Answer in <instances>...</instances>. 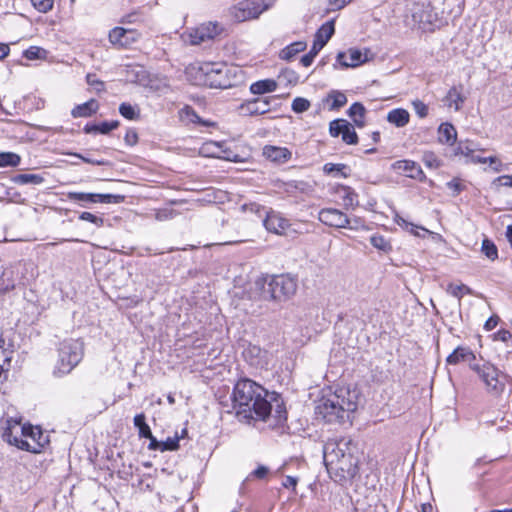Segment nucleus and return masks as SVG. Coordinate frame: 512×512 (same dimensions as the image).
Segmentation results:
<instances>
[{
  "label": "nucleus",
  "mask_w": 512,
  "mask_h": 512,
  "mask_svg": "<svg viewBox=\"0 0 512 512\" xmlns=\"http://www.w3.org/2000/svg\"><path fill=\"white\" fill-rule=\"evenodd\" d=\"M233 407L240 421H265L275 411L277 421L286 419V410L281 396L269 392L255 381L242 378L238 380L232 392Z\"/></svg>",
  "instance_id": "f257e3e1"
},
{
  "label": "nucleus",
  "mask_w": 512,
  "mask_h": 512,
  "mask_svg": "<svg viewBox=\"0 0 512 512\" xmlns=\"http://www.w3.org/2000/svg\"><path fill=\"white\" fill-rule=\"evenodd\" d=\"M323 460L331 479L341 485L353 479L358 472L357 446L351 438L326 442Z\"/></svg>",
  "instance_id": "f03ea898"
},
{
  "label": "nucleus",
  "mask_w": 512,
  "mask_h": 512,
  "mask_svg": "<svg viewBox=\"0 0 512 512\" xmlns=\"http://www.w3.org/2000/svg\"><path fill=\"white\" fill-rule=\"evenodd\" d=\"M359 393L356 389L339 388L323 396L315 406V414L326 423L351 424V415L356 411Z\"/></svg>",
  "instance_id": "7ed1b4c3"
},
{
  "label": "nucleus",
  "mask_w": 512,
  "mask_h": 512,
  "mask_svg": "<svg viewBox=\"0 0 512 512\" xmlns=\"http://www.w3.org/2000/svg\"><path fill=\"white\" fill-rule=\"evenodd\" d=\"M193 69L198 83L210 88L228 89L245 80V73L240 67L222 62H204Z\"/></svg>",
  "instance_id": "20e7f679"
},
{
  "label": "nucleus",
  "mask_w": 512,
  "mask_h": 512,
  "mask_svg": "<svg viewBox=\"0 0 512 512\" xmlns=\"http://www.w3.org/2000/svg\"><path fill=\"white\" fill-rule=\"evenodd\" d=\"M256 285L264 300L286 301L297 291V279L290 275L267 276L258 279Z\"/></svg>",
  "instance_id": "39448f33"
},
{
  "label": "nucleus",
  "mask_w": 512,
  "mask_h": 512,
  "mask_svg": "<svg viewBox=\"0 0 512 512\" xmlns=\"http://www.w3.org/2000/svg\"><path fill=\"white\" fill-rule=\"evenodd\" d=\"M404 21L406 26L422 31H433L439 25L438 13L426 2L408 4Z\"/></svg>",
  "instance_id": "423d86ee"
},
{
  "label": "nucleus",
  "mask_w": 512,
  "mask_h": 512,
  "mask_svg": "<svg viewBox=\"0 0 512 512\" xmlns=\"http://www.w3.org/2000/svg\"><path fill=\"white\" fill-rule=\"evenodd\" d=\"M83 343L79 340H64L59 347V359L54 368V375L63 376L70 373L82 360Z\"/></svg>",
  "instance_id": "0eeeda50"
},
{
  "label": "nucleus",
  "mask_w": 512,
  "mask_h": 512,
  "mask_svg": "<svg viewBox=\"0 0 512 512\" xmlns=\"http://www.w3.org/2000/svg\"><path fill=\"white\" fill-rule=\"evenodd\" d=\"M470 368L477 373L486 386V389L495 395H499L505 388V375L497 367L489 362L470 363Z\"/></svg>",
  "instance_id": "6e6552de"
},
{
  "label": "nucleus",
  "mask_w": 512,
  "mask_h": 512,
  "mask_svg": "<svg viewBox=\"0 0 512 512\" xmlns=\"http://www.w3.org/2000/svg\"><path fill=\"white\" fill-rule=\"evenodd\" d=\"M267 9L266 0H243L229 8V15L236 22H244L258 18Z\"/></svg>",
  "instance_id": "1a4fd4ad"
},
{
  "label": "nucleus",
  "mask_w": 512,
  "mask_h": 512,
  "mask_svg": "<svg viewBox=\"0 0 512 512\" xmlns=\"http://www.w3.org/2000/svg\"><path fill=\"white\" fill-rule=\"evenodd\" d=\"M221 31L222 28L217 22H207L184 34V40L191 45H200L214 39Z\"/></svg>",
  "instance_id": "9d476101"
},
{
  "label": "nucleus",
  "mask_w": 512,
  "mask_h": 512,
  "mask_svg": "<svg viewBox=\"0 0 512 512\" xmlns=\"http://www.w3.org/2000/svg\"><path fill=\"white\" fill-rule=\"evenodd\" d=\"M329 133L332 137H339L348 145L358 143V135L351 123L345 119H335L329 124Z\"/></svg>",
  "instance_id": "9b49d317"
},
{
  "label": "nucleus",
  "mask_w": 512,
  "mask_h": 512,
  "mask_svg": "<svg viewBox=\"0 0 512 512\" xmlns=\"http://www.w3.org/2000/svg\"><path fill=\"white\" fill-rule=\"evenodd\" d=\"M67 198L74 202L83 203H120L124 196L114 194H99L85 192H69Z\"/></svg>",
  "instance_id": "f8f14e48"
},
{
  "label": "nucleus",
  "mask_w": 512,
  "mask_h": 512,
  "mask_svg": "<svg viewBox=\"0 0 512 512\" xmlns=\"http://www.w3.org/2000/svg\"><path fill=\"white\" fill-rule=\"evenodd\" d=\"M141 34L135 29H126L123 27H114L109 32V41L119 47H128L137 42Z\"/></svg>",
  "instance_id": "ddd939ff"
},
{
  "label": "nucleus",
  "mask_w": 512,
  "mask_h": 512,
  "mask_svg": "<svg viewBox=\"0 0 512 512\" xmlns=\"http://www.w3.org/2000/svg\"><path fill=\"white\" fill-rule=\"evenodd\" d=\"M278 96H268L263 98H254L252 100L246 101L240 106V109L246 115H262L268 113L271 110V104L274 102Z\"/></svg>",
  "instance_id": "4468645a"
},
{
  "label": "nucleus",
  "mask_w": 512,
  "mask_h": 512,
  "mask_svg": "<svg viewBox=\"0 0 512 512\" xmlns=\"http://www.w3.org/2000/svg\"><path fill=\"white\" fill-rule=\"evenodd\" d=\"M319 220L330 227L344 228L349 226V217L335 208H324L319 212Z\"/></svg>",
  "instance_id": "2eb2a0df"
},
{
  "label": "nucleus",
  "mask_w": 512,
  "mask_h": 512,
  "mask_svg": "<svg viewBox=\"0 0 512 512\" xmlns=\"http://www.w3.org/2000/svg\"><path fill=\"white\" fill-rule=\"evenodd\" d=\"M391 168L396 173H398L400 175H404V176L412 178V179L423 181L426 178L420 165L412 160L405 159V160L395 161L391 165Z\"/></svg>",
  "instance_id": "dca6fc26"
},
{
  "label": "nucleus",
  "mask_w": 512,
  "mask_h": 512,
  "mask_svg": "<svg viewBox=\"0 0 512 512\" xmlns=\"http://www.w3.org/2000/svg\"><path fill=\"white\" fill-rule=\"evenodd\" d=\"M335 32L334 21L325 22L316 32L311 50L318 54Z\"/></svg>",
  "instance_id": "f3484780"
},
{
  "label": "nucleus",
  "mask_w": 512,
  "mask_h": 512,
  "mask_svg": "<svg viewBox=\"0 0 512 512\" xmlns=\"http://www.w3.org/2000/svg\"><path fill=\"white\" fill-rule=\"evenodd\" d=\"M367 61V55L358 49H349L347 53L339 52L337 62L344 68L356 67Z\"/></svg>",
  "instance_id": "a211bd4d"
},
{
  "label": "nucleus",
  "mask_w": 512,
  "mask_h": 512,
  "mask_svg": "<svg viewBox=\"0 0 512 512\" xmlns=\"http://www.w3.org/2000/svg\"><path fill=\"white\" fill-rule=\"evenodd\" d=\"M263 223L269 232L275 234H283L289 227V221L274 211L266 212Z\"/></svg>",
  "instance_id": "6ab92c4d"
},
{
  "label": "nucleus",
  "mask_w": 512,
  "mask_h": 512,
  "mask_svg": "<svg viewBox=\"0 0 512 512\" xmlns=\"http://www.w3.org/2000/svg\"><path fill=\"white\" fill-rule=\"evenodd\" d=\"M267 352L257 345L249 344L243 351V356L250 365L254 367H263L266 362Z\"/></svg>",
  "instance_id": "aec40b11"
},
{
  "label": "nucleus",
  "mask_w": 512,
  "mask_h": 512,
  "mask_svg": "<svg viewBox=\"0 0 512 512\" xmlns=\"http://www.w3.org/2000/svg\"><path fill=\"white\" fill-rule=\"evenodd\" d=\"M263 155L277 163H285L291 158V152L285 147L267 145L263 148Z\"/></svg>",
  "instance_id": "412c9836"
},
{
  "label": "nucleus",
  "mask_w": 512,
  "mask_h": 512,
  "mask_svg": "<svg viewBox=\"0 0 512 512\" xmlns=\"http://www.w3.org/2000/svg\"><path fill=\"white\" fill-rule=\"evenodd\" d=\"M476 356L467 347H457L446 359V362L450 365H456L460 362L476 363Z\"/></svg>",
  "instance_id": "4be33fe9"
},
{
  "label": "nucleus",
  "mask_w": 512,
  "mask_h": 512,
  "mask_svg": "<svg viewBox=\"0 0 512 512\" xmlns=\"http://www.w3.org/2000/svg\"><path fill=\"white\" fill-rule=\"evenodd\" d=\"M99 109V103L96 99H90L83 104L76 105L72 111L71 115L74 118H87L94 115Z\"/></svg>",
  "instance_id": "5701e85b"
},
{
  "label": "nucleus",
  "mask_w": 512,
  "mask_h": 512,
  "mask_svg": "<svg viewBox=\"0 0 512 512\" xmlns=\"http://www.w3.org/2000/svg\"><path fill=\"white\" fill-rule=\"evenodd\" d=\"M438 140L442 144L453 145L457 139V131L450 123H442L438 128Z\"/></svg>",
  "instance_id": "b1692460"
},
{
  "label": "nucleus",
  "mask_w": 512,
  "mask_h": 512,
  "mask_svg": "<svg viewBox=\"0 0 512 512\" xmlns=\"http://www.w3.org/2000/svg\"><path fill=\"white\" fill-rule=\"evenodd\" d=\"M347 113L357 127L362 128L365 126L366 108L362 103H353Z\"/></svg>",
  "instance_id": "393cba45"
},
{
  "label": "nucleus",
  "mask_w": 512,
  "mask_h": 512,
  "mask_svg": "<svg viewBox=\"0 0 512 512\" xmlns=\"http://www.w3.org/2000/svg\"><path fill=\"white\" fill-rule=\"evenodd\" d=\"M276 89L277 82L273 79L259 80L250 85V92L255 95L274 92Z\"/></svg>",
  "instance_id": "a878e982"
},
{
  "label": "nucleus",
  "mask_w": 512,
  "mask_h": 512,
  "mask_svg": "<svg viewBox=\"0 0 512 512\" xmlns=\"http://www.w3.org/2000/svg\"><path fill=\"white\" fill-rule=\"evenodd\" d=\"M410 115L407 110L397 108L391 110L387 115V121L397 127H404L408 124Z\"/></svg>",
  "instance_id": "bb28decb"
},
{
  "label": "nucleus",
  "mask_w": 512,
  "mask_h": 512,
  "mask_svg": "<svg viewBox=\"0 0 512 512\" xmlns=\"http://www.w3.org/2000/svg\"><path fill=\"white\" fill-rule=\"evenodd\" d=\"M307 47L306 42L297 41L293 42L290 45L286 46L280 51V58L282 60L290 61L292 60L298 53L304 51Z\"/></svg>",
  "instance_id": "cd10ccee"
},
{
  "label": "nucleus",
  "mask_w": 512,
  "mask_h": 512,
  "mask_svg": "<svg viewBox=\"0 0 512 512\" xmlns=\"http://www.w3.org/2000/svg\"><path fill=\"white\" fill-rule=\"evenodd\" d=\"M11 181L18 185H41L44 183L45 178L39 174H16L11 177Z\"/></svg>",
  "instance_id": "c85d7f7f"
},
{
  "label": "nucleus",
  "mask_w": 512,
  "mask_h": 512,
  "mask_svg": "<svg viewBox=\"0 0 512 512\" xmlns=\"http://www.w3.org/2000/svg\"><path fill=\"white\" fill-rule=\"evenodd\" d=\"M325 102L329 103V110H338L347 103V97L343 92L332 90L325 98Z\"/></svg>",
  "instance_id": "c756f323"
},
{
  "label": "nucleus",
  "mask_w": 512,
  "mask_h": 512,
  "mask_svg": "<svg viewBox=\"0 0 512 512\" xmlns=\"http://www.w3.org/2000/svg\"><path fill=\"white\" fill-rule=\"evenodd\" d=\"M461 89L462 87L458 88V87H452L447 95H446V102H447V105L449 107H454V109L456 111L460 110L463 102H464V97L461 93Z\"/></svg>",
  "instance_id": "7c9ffc66"
},
{
  "label": "nucleus",
  "mask_w": 512,
  "mask_h": 512,
  "mask_svg": "<svg viewBox=\"0 0 512 512\" xmlns=\"http://www.w3.org/2000/svg\"><path fill=\"white\" fill-rule=\"evenodd\" d=\"M323 171H324V173H326L328 175H331V174L334 176L340 175L343 178H347L350 175L349 167L346 164H342V163H338V164L326 163L323 166Z\"/></svg>",
  "instance_id": "2f4dec72"
},
{
  "label": "nucleus",
  "mask_w": 512,
  "mask_h": 512,
  "mask_svg": "<svg viewBox=\"0 0 512 512\" xmlns=\"http://www.w3.org/2000/svg\"><path fill=\"white\" fill-rule=\"evenodd\" d=\"M133 422L134 426L138 429V434L140 438L151 437L152 432L149 425L146 423V417L144 413L135 415Z\"/></svg>",
  "instance_id": "473e14b6"
},
{
  "label": "nucleus",
  "mask_w": 512,
  "mask_h": 512,
  "mask_svg": "<svg viewBox=\"0 0 512 512\" xmlns=\"http://www.w3.org/2000/svg\"><path fill=\"white\" fill-rule=\"evenodd\" d=\"M4 439L8 443L17 446L18 448L26 451H30V445L26 440L20 439L18 436H14L12 433V427L8 426L3 434Z\"/></svg>",
  "instance_id": "72a5a7b5"
},
{
  "label": "nucleus",
  "mask_w": 512,
  "mask_h": 512,
  "mask_svg": "<svg viewBox=\"0 0 512 512\" xmlns=\"http://www.w3.org/2000/svg\"><path fill=\"white\" fill-rule=\"evenodd\" d=\"M21 163L20 155L14 152L0 153V167H17Z\"/></svg>",
  "instance_id": "f704fd0d"
},
{
  "label": "nucleus",
  "mask_w": 512,
  "mask_h": 512,
  "mask_svg": "<svg viewBox=\"0 0 512 512\" xmlns=\"http://www.w3.org/2000/svg\"><path fill=\"white\" fill-rule=\"evenodd\" d=\"M481 252L491 261H495L498 258V249L495 243L488 238L483 239Z\"/></svg>",
  "instance_id": "c9c22d12"
},
{
  "label": "nucleus",
  "mask_w": 512,
  "mask_h": 512,
  "mask_svg": "<svg viewBox=\"0 0 512 512\" xmlns=\"http://www.w3.org/2000/svg\"><path fill=\"white\" fill-rule=\"evenodd\" d=\"M119 113L128 120H138L140 118L139 109L126 102L120 104Z\"/></svg>",
  "instance_id": "e433bc0d"
},
{
  "label": "nucleus",
  "mask_w": 512,
  "mask_h": 512,
  "mask_svg": "<svg viewBox=\"0 0 512 512\" xmlns=\"http://www.w3.org/2000/svg\"><path fill=\"white\" fill-rule=\"evenodd\" d=\"M10 354V352L0 349V384L2 383V379H6L9 371L11 362Z\"/></svg>",
  "instance_id": "4c0bfd02"
},
{
  "label": "nucleus",
  "mask_w": 512,
  "mask_h": 512,
  "mask_svg": "<svg viewBox=\"0 0 512 512\" xmlns=\"http://www.w3.org/2000/svg\"><path fill=\"white\" fill-rule=\"evenodd\" d=\"M370 243L374 248L385 253H388L392 250L390 242L386 240L384 236L379 234L372 235L370 238Z\"/></svg>",
  "instance_id": "58836bf2"
},
{
  "label": "nucleus",
  "mask_w": 512,
  "mask_h": 512,
  "mask_svg": "<svg viewBox=\"0 0 512 512\" xmlns=\"http://www.w3.org/2000/svg\"><path fill=\"white\" fill-rule=\"evenodd\" d=\"M474 151L475 148L471 141H460L458 145L454 148V155H463L465 157H469L470 159Z\"/></svg>",
  "instance_id": "ea45409f"
},
{
  "label": "nucleus",
  "mask_w": 512,
  "mask_h": 512,
  "mask_svg": "<svg viewBox=\"0 0 512 512\" xmlns=\"http://www.w3.org/2000/svg\"><path fill=\"white\" fill-rule=\"evenodd\" d=\"M447 292L449 294H451L453 297L458 298V300H460L463 297L464 293L472 294L471 288H469L468 286H466L464 284H460V285L449 284L447 287Z\"/></svg>",
  "instance_id": "a19ab883"
},
{
  "label": "nucleus",
  "mask_w": 512,
  "mask_h": 512,
  "mask_svg": "<svg viewBox=\"0 0 512 512\" xmlns=\"http://www.w3.org/2000/svg\"><path fill=\"white\" fill-rule=\"evenodd\" d=\"M488 161L489 167L485 168V171L489 169L494 173H500L508 169V164H504L497 156H489Z\"/></svg>",
  "instance_id": "79ce46f5"
},
{
  "label": "nucleus",
  "mask_w": 512,
  "mask_h": 512,
  "mask_svg": "<svg viewBox=\"0 0 512 512\" xmlns=\"http://www.w3.org/2000/svg\"><path fill=\"white\" fill-rule=\"evenodd\" d=\"M491 187L495 191H499L501 187H509L512 188V175H502L495 178L491 182Z\"/></svg>",
  "instance_id": "37998d69"
},
{
  "label": "nucleus",
  "mask_w": 512,
  "mask_h": 512,
  "mask_svg": "<svg viewBox=\"0 0 512 512\" xmlns=\"http://www.w3.org/2000/svg\"><path fill=\"white\" fill-rule=\"evenodd\" d=\"M46 51L37 46H31L26 49L23 53V56L28 60H36L41 59L45 56Z\"/></svg>",
  "instance_id": "c03bdc74"
},
{
  "label": "nucleus",
  "mask_w": 512,
  "mask_h": 512,
  "mask_svg": "<svg viewBox=\"0 0 512 512\" xmlns=\"http://www.w3.org/2000/svg\"><path fill=\"white\" fill-rule=\"evenodd\" d=\"M311 104L309 100L303 97H296L292 102V110L295 113H303L310 108Z\"/></svg>",
  "instance_id": "a18cd8bd"
},
{
  "label": "nucleus",
  "mask_w": 512,
  "mask_h": 512,
  "mask_svg": "<svg viewBox=\"0 0 512 512\" xmlns=\"http://www.w3.org/2000/svg\"><path fill=\"white\" fill-rule=\"evenodd\" d=\"M423 162L428 168H438L441 165L440 159L433 152L424 153Z\"/></svg>",
  "instance_id": "49530a36"
},
{
  "label": "nucleus",
  "mask_w": 512,
  "mask_h": 512,
  "mask_svg": "<svg viewBox=\"0 0 512 512\" xmlns=\"http://www.w3.org/2000/svg\"><path fill=\"white\" fill-rule=\"evenodd\" d=\"M120 123L118 120L113 121H104L98 124L99 133L100 134H108L112 130H115L119 127Z\"/></svg>",
  "instance_id": "de8ad7c7"
},
{
  "label": "nucleus",
  "mask_w": 512,
  "mask_h": 512,
  "mask_svg": "<svg viewBox=\"0 0 512 512\" xmlns=\"http://www.w3.org/2000/svg\"><path fill=\"white\" fill-rule=\"evenodd\" d=\"M86 81L89 86L94 87L97 92H101L104 90V82L99 80L96 74L88 73L86 76Z\"/></svg>",
  "instance_id": "09e8293b"
},
{
  "label": "nucleus",
  "mask_w": 512,
  "mask_h": 512,
  "mask_svg": "<svg viewBox=\"0 0 512 512\" xmlns=\"http://www.w3.org/2000/svg\"><path fill=\"white\" fill-rule=\"evenodd\" d=\"M33 6L42 13L50 11L53 7V0H31Z\"/></svg>",
  "instance_id": "8fccbe9b"
},
{
  "label": "nucleus",
  "mask_w": 512,
  "mask_h": 512,
  "mask_svg": "<svg viewBox=\"0 0 512 512\" xmlns=\"http://www.w3.org/2000/svg\"><path fill=\"white\" fill-rule=\"evenodd\" d=\"M79 219L83 221H88L96 225L97 227H101L104 223L103 218L98 217L90 212H82L79 215Z\"/></svg>",
  "instance_id": "3c124183"
},
{
  "label": "nucleus",
  "mask_w": 512,
  "mask_h": 512,
  "mask_svg": "<svg viewBox=\"0 0 512 512\" xmlns=\"http://www.w3.org/2000/svg\"><path fill=\"white\" fill-rule=\"evenodd\" d=\"M161 452H164V451H174L176 449H178L179 447V438L178 437H174V438H167L166 441H161Z\"/></svg>",
  "instance_id": "603ef678"
},
{
  "label": "nucleus",
  "mask_w": 512,
  "mask_h": 512,
  "mask_svg": "<svg viewBox=\"0 0 512 512\" xmlns=\"http://www.w3.org/2000/svg\"><path fill=\"white\" fill-rule=\"evenodd\" d=\"M413 108L420 118H425L428 115V106L420 100L413 102Z\"/></svg>",
  "instance_id": "864d4df0"
},
{
  "label": "nucleus",
  "mask_w": 512,
  "mask_h": 512,
  "mask_svg": "<svg viewBox=\"0 0 512 512\" xmlns=\"http://www.w3.org/2000/svg\"><path fill=\"white\" fill-rule=\"evenodd\" d=\"M20 430L23 436H28L31 437L32 439H35L36 434H41V431L38 428L33 427L31 425H23L22 427H20Z\"/></svg>",
  "instance_id": "5fc2aeb1"
},
{
  "label": "nucleus",
  "mask_w": 512,
  "mask_h": 512,
  "mask_svg": "<svg viewBox=\"0 0 512 512\" xmlns=\"http://www.w3.org/2000/svg\"><path fill=\"white\" fill-rule=\"evenodd\" d=\"M125 143L129 146H134L138 142V134L135 130L129 129L124 137Z\"/></svg>",
  "instance_id": "6e6d98bb"
},
{
  "label": "nucleus",
  "mask_w": 512,
  "mask_h": 512,
  "mask_svg": "<svg viewBox=\"0 0 512 512\" xmlns=\"http://www.w3.org/2000/svg\"><path fill=\"white\" fill-rule=\"evenodd\" d=\"M182 115H185L191 122L197 123L200 121V117L193 110V108L186 106L181 111Z\"/></svg>",
  "instance_id": "4d7b16f0"
},
{
  "label": "nucleus",
  "mask_w": 512,
  "mask_h": 512,
  "mask_svg": "<svg viewBox=\"0 0 512 512\" xmlns=\"http://www.w3.org/2000/svg\"><path fill=\"white\" fill-rule=\"evenodd\" d=\"M269 473V469L266 466L259 465L254 471L251 472L250 477L257 479H264Z\"/></svg>",
  "instance_id": "13d9d810"
},
{
  "label": "nucleus",
  "mask_w": 512,
  "mask_h": 512,
  "mask_svg": "<svg viewBox=\"0 0 512 512\" xmlns=\"http://www.w3.org/2000/svg\"><path fill=\"white\" fill-rule=\"evenodd\" d=\"M316 55L317 54H314L313 51L310 49V51L307 54H305V55H303L301 57L300 63L304 67H309L312 64V62H313L314 58L316 57Z\"/></svg>",
  "instance_id": "bf43d9fd"
},
{
  "label": "nucleus",
  "mask_w": 512,
  "mask_h": 512,
  "mask_svg": "<svg viewBox=\"0 0 512 512\" xmlns=\"http://www.w3.org/2000/svg\"><path fill=\"white\" fill-rule=\"evenodd\" d=\"M449 189L453 190L456 194L463 190V186L458 179H452L447 183Z\"/></svg>",
  "instance_id": "052dcab7"
},
{
  "label": "nucleus",
  "mask_w": 512,
  "mask_h": 512,
  "mask_svg": "<svg viewBox=\"0 0 512 512\" xmlns=\"http://www.w3.org/2000/svg\"><path fill=\"white\" fill-rule=\"evenodd\" d=\"M75 156L80 158L82 161H84L86 163H89V164L98 165V166H102V165L106 164L105 160L92 159V158H89V157H84V156H82L80 154H75Z\"/></svg>",
  "instance_id": "680f3d73"
},
{
  "label": "nucleus",
  "mask_w": 512,
  "mask_h": 512,
  "mask_svg": "<svg viewBox=\"0 0 512 512\" xmlns=\"http://www.w3.org/2000/svg\"><path fill=\"white\" fill-rule=\"evenodd\" d=\"M498 321H499L498 316H491L490 318H488L486 320V322L484 324V328L487 331H490V330L494 329L497 326Z\"/></svg>",
  "instance_id": "e2e57ef3"
},
{
  "label": "nucleus",
  "mask_w": 512,
  "mask_h": 512,
  "mask_svg": "<svg viewBox=\"0 0 512 512\" xmlns=\"http://www.w3.org/2000/svg\"><path fill=\"white\" fill-rule=\"evenodd\" d=\"M149 439V445H148V449L149 450H159L161 451V441H158L154 436L153 434L151 433V437L148 438Z\"/></svg>",
  "instance_id": "0e129e2a"
},
{
  "label": "nucleus",
  "mask_w": 512,
  "mask_h": 512,
  "mask_svg": "<svg viewBox=\"0 0 512 512\" xmlns=\"http://www.w3.org/2000/svg\"><path fill=\"white\" fill-rule=\"evenodd\" d=\"M298 479L293 476H286L285 480L283 481V486L285 488H295L297 485Z\"/></svg>",
  "instance_id": "69168bd1"
},
{
  "label": "nucleus",
  "mask_w": 512,
  "mask_h": 512,
  "mask_svg": "<svg viewBox=\"0 0 512 512\" xmlns=\"http://www.w3.org/2000/svg\"><path fill=\"white\" fill-rule=\"evenodd\" d=\"M349 226H346L345 228L351 229V230H358L360 227L363 226L362 221L359 218H349Z\"/></svg>",
  "instance_id": "338daca9"
},
{
  "label": "nucleus",
  "mask_w": 512,
  "mask_h": 512,
  "mask_svg": "<svg viewBox=\"0 0 512 512\" xmlns=\"http://www.w3.org/2000/svg\"><path fill=\"white\" fill-rule=\"evenodd\" d=\"M497 337H498L499 340H501L503 342H507L510 339H512V333L510 331H508V330H500L497 333Z\"/></svg>",
  "instance_id": "774afa93"
}]
</instances>
